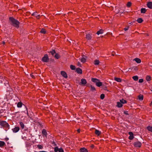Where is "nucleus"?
I'll return each mask as SVG.
<instances>
[{
  "mask_svg": "<svg viewBox=\"0 0 152 152\" xmlns=\"http://www.w3.org/2000/svg\"><path fill=\"white\" fill-rule=\"evenodd\" d=\"M9 20L11 22V24L13 26L16 28L19 27L20 22L18 20L12 17L9 18Z\"/></svg>",
  "mask_w": 152,
  "mask_h": 152,
  "instance_id": "nucleus-1",
  "label": "nucleus"
},
{
  "mask_svg": "<svg viewBox=\"0 0 152 152\" xmlns=\"http://www.w3.org/2000/svg\"><path fill=\"white\" fill-rule=\"evenodd\" d=\"M0 125L2 127L4 128L6 131L10 129L9 125L5 121H0Z\"/></svg>",
  "mask_w": 152,
  "mask_h": 152,
  "instance_id": "nucleus-2",
  "label": "nucleus"
},
{
  "mask_svg": "<svg viewBox=\"0 0 152 152\" xmlns=\"http://www.w3.org/2000/svg\"><path fill=\"white\" fill-rule=\"evenodd\" d=\"M49 58L48 55L47 54L45 55L44 57H42V61L44 62H47L48 61Z\"/></svg>",
  "mask_w": 152,
  "mask_h": 152,
  "instance_id": "nucleus-3",
  "label": "nucleus"
},
{
  "mask_svg": "<svg viewBox=\"0 0 152 152\" xmlns=\"http://www.w3.org/2000/svg\"><path fill=\"white\" fill-rule=\"evenodd\" d=\"M141 143L139 141L135 142L134 143V145L136 147L140 148L141 147Z\"/></svg>",
  "mask_w": 152,
  "mask_h": 152,
  "instance_id": "nucleus-4",
  "label": "nucleus"
},
{
  "mask_svg": "<svg viewBox=\"0 0 152 152\" xmlns=\"http://www.w3.org/2000/svg\"><path fill=\"white\" fill-rule=\"evenodd\" d=\"M87 81L86 79L82 78L81 80L80 84L83 86H84L87 83Z\"/></svg>",
  "mask_w": 152,
  "mask_h": 152,
  "instance_id": "nucleus-5",
  "label": "nucleus"
},
{
  "mask_svg": "<svg viewBox=\"0 0 152 152\" xmlns=\"http://www.w3.org/2000/svg\"><path fill=\"white\" fill-rule=\"evenodd\" d=\"M31 15L33 16H35L36 17V18H37V19H39L40 18V15H38L37 14V12H33Z\"/></svg>",
  "mask_w": 152,
  "mask_h": 152,
  "instance_id": "nucleus-6",
  "label": "nucleus"
},
{
  "mask_svg": "<svg viewBox=\"0 0 152 152\" xmlns=\"http://www.w3.org/2000/svg\"><path fill=\"white\" fill-rule=\"evenodd\" d=\"M129 134L130 135L129 137V139L130 140H132L134 138V134L132 132H129Z\"/></svg>",
  "mask_w": 152,
  "mask_h": 152,
  "instance_id": "nucleus-7",
  "label": "nucleus"
},
{
  "mask_svg": "<svg viewBox=\"0 0 152 152\" xmlns=\"http://www.w3.org/2000/svg\"><path fill=\"white\" fill-rule=\"evenodd\" d=\"M42 134L44 137H47V133L45 129H43L42 130Z\"/></svg>",
  "mask_w": 152,
  "mask_h": 152,
  "instance_id": "nucleus-8",
  "label": "nucleus"
},
{
  "mask_svg": "<svg viewBox=\"0 0 152 152\" xmlns=\"http://www.w3.org/2000/svg\"><path fill=\"white\" fill-rule=\"evenodd\" d=\"M20 129V128L18 127H15L13 129H12L13 132L14 133H16L18 132Z\"/></svg>",
  "mask_w": 152,
  "mask_h": 152,
  "instance_id": "nucleus-9",
  "label": "nucleus"
},
{
  "mask_svg": "<svg viewBox=\"0 0 152 152\" xmlns=\"http://www.w3.org/2000/svg\"><path fill=\"white\" fill-rule=\"evenodd\" d=\"M147 6L149 8L152 9V2L151 1L148 2L147 4Z\"/></svg>",
  "mask_w": 152,
  "mask_h": 152,
  "instance_id": "nucleus-10",
  "label": "nucleus"
},
{
  "mask_svg": "<svg viewBox=\"0 0 152 152\" xmlns=\"http://www.w3.org/2000/svg\"><path fill=\"white\" fill-rule=\"evenodd\" d=\"M61 75L65 78H67V76L66 73L64 71H62L61 72Z\"/></svg>",
  "mask_w": 152,
  "mask_h": 152,
  "instance_id": "nucleus-11",
  "label": "nucleus"
},
{
  "mask_svg": "<svg viewBox=\"0 0 152 152\" xmlns=\"http://www.w3.org/2000/svg\"><path fill=\"white\" fill-rule=\"evenodd\" d=\"M76 72L79 74H81L82 73V70L80 68H77L76 69Z\"/></svg>",
  "mask_w": 152,
  "mask_h": 152,
  "instance_id": "nucleus-12",
  "label": "nucleus"
},
{
  "mask_svg": "<svg viewBox=\"0 0 152 152\" xmlns=\"http://www.w3.org/2000/svg\"><path fill=\"white\" fill-rule=\"evenodd\" d=\"M80 152H88V150L85 148H82L80 149Z\"/></svg>",
  "mask_w": 152,
  "mask_h": 152,
  "instance_id": "nucleus-13",
  "label": "nucleus"
},
{
  "mask_svg": "<svg viewBox=\"0 0 152 152\" xmlns=\"http://www.w3.org/2000/svg\"><path fill=\"white\" fill-rule=\"evenodd\" d=\"M79 59L81 61V62L83 63H84L86 61V58L84 57H83L81 58H79Z\"/></svg>",
  "mask_w": 152,
  "mask_h": 152,
  "instance_id": "nucleus-14",
  "label": "nucleus"
},
{
  "mask_svg": "<svg viewBox=\"0 0 152 152\" xmlns=\"http://www.w3.org/2000/svg\"><path fill=\"white\" fill-rule=\"evenodd\" d=\"M23 105H24L22 103V102H20L17 103V107H18L20 108L22 107Z\"/></svg>",
  "mask_w": 152,
  "mask_h": 152,
  "instance_id": "nucleus-15",
  "label": "nucleus"
},
{
  "mask_svg": "<svg viewBox=\"0 0 152 152\" xmlns=\"http://www.w3.org/2000/svg\"><path fill=\"white\" fill-rule=\"evenodd\" d=\"M100 62L98 60H95L94 61V64L95 65H98L99 64Z\"/></svg>",
  "mask_w": 152,
  "mask_h": 152,
  "instance_id": "nucleus-16",
  "label": "nucleus"
},
{
  "mask_svg": "<svg viewBox=\"0 0 152 152\" xmlns=\"http://www.w3.org/2000/svg\"><path fill=\"white\" fill-rule=\"evenodd\" d=\"M114 80L118 82H121L122 81V80L120 78L116 77L114 78Z\"/></svg>",
  "mask_w": 152,
  "mask_h": 152,
  "instance_id": "nucleus-17",
  "label": "nucleus"
},
{
  "mask_svg": "<svg viewBox=\"0 0 152 152\" xmlns=\"http://www.w3.org/2000/svg\"><path fill=\"white\" fill-rule=\"evenodd\" d=\"M92 81L94 82L95 83H96L98 82V81H99V80L95 78H92L91 79Z\"/></svg>",
  "mask_w": 152,
  "mask_h": 152,
  "instance_id": "nucleus-18",
  "label": "nucleus"
},
{
  "mask_svg": "<svg viewBox=\"0 0 152 152\" xmlns=\"http://www.w3.org/2000/svg\"><path fill=\"white\" fill-rule=\"evenodd\" d=\"M95 134L98 136L99 135L101 134V132L97 129H96L95 131Z\"/></svg>",
  "mask_w": 152,
  "mask_h": 152,
  "instance_id": "nucleus-19",
  "label": "nucleus"
},
{
  "mask_svg": "<svg viewBox=\"0 0 152 152\" xmlns=\"http://www.w3.org/2000/svg\"><path fill=\"white\" fill-rule=\"evenodd\" d=\"M117 106L118 107H121L123 106V104L120 102H117Z\"/></svg>",
  "mask_w": 152,
  "mask_h": 152,
  "instance_id": "nucleus-20",
  "label": "nucleus"
},
{
  "mask_svg": "<svg viewBox=\"0 0 152 152\" xmlns=\"http://www.w3.org/2000/svg\"><path fill=\"white\" fill-rule=\"evenodd\" d=\"M5 145V143L2 141H0V147H2Z\"/></svg>",
  "mask_w": 152,
  "mask_h": 152,
  "instance_id": "nucleus-21",
  "label": "nucleus"
},
{
  "mask_svg": "<svg viewBox=\"0 0 152 152\" xmlns=\"http://www.w3.org/2000/svg\"><path fill=\"white\" fill-rule=\"evenodd\" d=\"M134 60L137 63H140L141 62V60L138 58H135L134 59Z\"/></svg>",
  "mask_w": 152,
  "mask_h": 152,
  "instance_id": "nucleus-22",
  "label": "nucleus"
},
{
  "mask_svg": "<svg viewBox=\"0 0 152 152\" xmlns=\"http://www.w3.org/2000/svg\"><path fill=\"white\" fill-rule=\"evenodd\" d=\"M19 124L21 129H23L24 128L25 126V125L22 122H20Z\"/></svg>",
  "mask_w": 152,
  "mask_h": 152,
  "instance_id": "nucleus-23",
  "label": "nucleus"
},
{
  "mask_svg": "<svg viewBox=\"0 0 152 152\" xmlns=\"http://www.w3.org/2000/svg\"><path fill=\"white\" fill-rule=\"evenodd\" d=\"M120 102L122 104L126 103L127 102V101L126 100L124 99H123L120 100Z\"/></svg>",
  "mask_w": 152,
  "mask_h": 152,
  "instance_id": "nucleus-24",
  "label": "nucleus"
},
{
  "mask_svg": "<svg viewBox=\"0 0 152 152\" xmlns=\"http://www.w3.org/2000/svg\"><path fill=\"white\" fill-rule=\"evenodd\" d=\"M104 31L102 29H100L99 31H97L96 34L99 35V34H102L103 33Z\"/></svg>",
  "mask_w": 152,
  "mask_h": 152,
  "instance_id": "nucleus-25",
  "label": "nucleus"
},
{
  "mask_svg": "<svg viewBox=\"0 0 152 152\" xmlns=\"http://www.w3.org/2000/svg\"><path fill=\"white\" fill-rule=\"evenodd\" d=\"M96 85L98 87H100L102 86V83L101 82H99V81H98L96 83Z\"/></svg>",
  "mask_w": 152,
  "mask_h": 152,
  "instance_id": "nucleus-26",
  "label": "nucleus"
},
{
  "mask_svg": "<svg viewBox=\"0 0 152 152\" xmlns=\"http://www.w3.org/2000/svg\"><path fill=\"white\" fill-rule=\"evenodd\" d=\"M86 38L88 40H90L91 39V37L90 34H87L86 35Z\"/></svg>",
  "mask_w": 152,
  "mask_h": 152,
  "instance_id": "nucleus-27",
  "label": "nucleus"
},
{
  "mask_svg": "<svg viewBox=\"0 0 152 152\" xmlns=\"http://www.w3.org/2000/svg\"><path fill=\"white\" fill-rule=\"evenodd\" d=\"M146 80L147 81H149L151 80V77L149 75H148L146 77Z\"/></svg>",
  "mask_w": 152,
  "mask_h": 152,
  "instance_id": "nucleus-28",
  "label": "nucleus"
},
{
  "mask_svg": "<svg viewBox=\"0 0 152 152\" xmlns=\"http://www.w3.org/2000/svg\"><path fill=\"white\" fill-rule=\"evenodd\" d=\"M146 11V9L145 8H142L141 9V13H145Z\"/></svg>",
  "mask_w": 152,
  "mask_h": 152,
  "instance_id": "nucleus-29",
  "label": "nucleus"
},
{
  "mask_svg": "<svg viewBox=\"0 0 152 152\" xmlns=\"http://www.w3.org/2000/svg\"><path fill=\"white\" fill-rule=\"evenodd\" d=\"M138 98L140 100H142L143 99V96L142 95L140 94L138 96Z\"/></svg>",
  "mask_w": 152,
  "mask_h": 152,
  "instance_id": "nucleus-30",
  "label": "nucleus"
},
{
  "mask_svg": "<svg viewBox=\"0 0 152 152\" xmlns=\"http://www.w3.org/2000/svg\"><path fill=\"white\" fill-rule=\"evenodd\" d=\"M137 21L139 23H141L142 22L143 20L141 18H139L137 20Z\"/></svg>",
  "mask_w": 152,
  "mask_h": 152,
  "instance_id": "nucleus-31",
  "label": "nucleus"
},
{
  "mask_svg": "<svg viewBox=\"0 0 152 152\" xmlns=\"http://www.w3.org/2000/svg\"><path fill=\"white\" fill-rule=\"evenodd\" d=\"M90 86L91 87V90L93 91H96V89L95 88L92 86L91 85Z\"/></svg>",
  "mask_w": 152,
  "mask_h": 152,
  "instance_id": "nucleus-32",
  "label": "nucleus"
},
{
  "mask_svg": "<svg viewBox=\"0 0 152 152\" xmlns=\"http://www.w3.org/2000/svg\"><path fill=\"white\" fill-rule=\"evenodd\" d=\"M147 128L149 131L152 132V126H149L147 127Z\"/></svg>",
  "mask_w": 152,
  "mask_h": 152,
  "instance_id": "nucleus-33",
  "label": "nucleus"
},
{
  "mask_svg": "<svg viewBox=\"0 0 152 152\" xmlns=\"http://www.w3.org/2000/svg\"><path fill=\"white\" fill-rule=\"evenodd\" d=\"M132 78L135 81H137L138 79V77L137 75L133 76Z\"/></svg>",
  "mask_w": 152,
  "mask_h": 152,
  "instance_id": "nucleus-34",
  "label": "nucleus"
},
{
  "mask_svg": "<svg viewBox=\"0 0 152 152\" xmlns=\"http://www.w3.org/2000/svg\"><path fill=\"white\" fill-rule=\"evenodd\" d=\"M60 57V55L58 53H56L54 56L55 58L57 59H59Z\"/></svg>",
  "mask_w": 152,
  "mask_h": 152,
  "instance_id": "nucleus-35",
  "label": "nucleus"
},
{
  "mask_svg": "<svg viewBox=\"0 0 152 152\" xmlns=\"http://www.w3.org/2000/svg\"><path fill=\"white\" fill-rule=\"evenodd\" d=\"M37 148L40 149H42L43 148V146L41 145H38L37 146Z\"/></svg>",
  "mask_w": 152,
  "mask_h": 152,
  "instance_id": "nucleus-36",
  "label": "nucleus"
},
{
  "mask_svg": "<svg viewBox=\"0 0 152 152\" xmlns=\"http://www.w3.org/2000/svg\"><path fill=\"white\" fill-rule=\"evenodd\" d=\"M70 68L72 70H74L75 69L76 67L75 66L71 65L70 66Z\"/></svg>",
  "mask_w": 152,
  "mask_h": 152,
  "instance_id": "nucleus-37",
  "label": "nucleus"
},
{
  "mask_svg": "<svg viewBox=\"0 0 152 152\" xmlns=\"http://www.w3.org/2000/svg\"><path fill=\"white\" fill-rule=\"evenodd\" d=\"M40 32L43 34H45L46 33V31L45 29L42 28Z\"/></svg>",
  "mask_w": 152,
  "mask_h": 152,
  "instance_id": "nucleus-38",
  "label": "nucleus"
},
{
  "mask_svg": "<svg viewBox=\"0 0 152 152\" xmlns=\"http://www.w3.org/2000/svg\"><path fill=\"white\" fill-rule=\"evenodd\" d=\"M132 3L130 2H129L127 3L126 6L127 7H129L131 5Z\"/></svg>",
  "mask_w": 152,
  "mask_h": 152,
  "instance_id": "nucleus-39",
  "label": "nucleus"
},
{
  "mask_svg": "<svg viewBox=\"0 0 152 152\" xmlns=\"http://www.w3.org/2000/svg\"><path fill=\"white\" fill-rule=\"evenodd\" d=\"M49 53H51V54L53 56L54 54L56 53V52L55 50H53L52 51H50Z\"/></svg>",
  "mask_w": 152,
  "mask_h": 152,
  "instance_id": "nucleus-40",
  "label": "nucleus"
},
{
  "mask_svg": "<svg viewBox=\"0 0 152 152\" xmlns=\"http://www.w3.org/2000/svg\"><path fill=\"white\" fill-rule=\"evenodd\" d=\"M100 98L101 99H103L105 97L104 94H102L100 95Z\"/></svg>",
  "mask_w": 152,
  "mask_h": 152,
  "instance_id": "nucleus-41",
  "label": "nucleus"
},
{
  "mask_svg": "<svg viewBox=\"0 0 152 152\" xmlns=\"http://www.w3.org/2000/svg\"><path fill=\"white\" fill-rule=\"evenodd\" d=\"M59 149L57 147H56L55 148L54 151L55 152H57L58 151Z\"/></svg>",
  "mask_w": 152,
  "mask_h": 152,
  "instance_id": "nucleus-42",
  "label": "nucleus"
},
{
  "mask_svg": "<svg viewBox=\"0 0 152 152\" xmlns=\"http://www.w3.org/2000/svg\"><path fill=\"white\" fill-rule=\"evenodd\" d=\"M58 152H64V150L62 148H60V149H59Z\"/></svg>",
  "mask_w": 152,
  "mask_h": 152,
  "instance_id": "nucleus-43",
  "label": "nucleus"
},
{
  "mask_svg": "<svg viewBox=\"0 0 152 152\" xmlns=\"http://www.w3.org/2000/svg\"><path fill=\"white\" fill-rule=\"evenodd\" d=\"M143 82V80L142 79H141L139 80V82L140 83H142Z\"/></svg>",
  "mask_w": 152,
  "mask_h": 152,
  "instance_id": "nucleus-44",
  "label": "nucleus"
},
{
  "mask_svg": "<svg viewBox=\"0 0 152 152\" xmlns=\"http://www.w3.org/2000/svg\"><path fill=\"white\" fill-rule=\"evenodd\" d=\"M129 26H127L126 27L124 28V30L125 31H127L129 29Z\"/></svg>",
  "mask_w": 152,
  "mask_h": 152,
  "instance_id": "nucleus-45",
  "label": "nucleus"
},
{
  "mask_svg": "<svg viewBox=\"0 0 152 152\" xmlns=\"http://www.w3.org/2000/svg\"><path fill=\"white\" fill-rule=\"evenodd\" d=\"M128 112L127 111H124V114L126 115H128Z\"/></svg>",
  "mask_w": 152,
  "mask_h": 152,
  "instance_id": "nucleus-46",
  "label": "nucleus"
},
{
  "mask_svg": "<svg viewBox=\"0 0 152 152\" xmlns=\"http://www.w3.org/2000/svg\"><path fill=\"white\" fill-rule=\"evenodd\" d=\"M25 107L26 108V111H27V115L28 116L29 115H28V109L26 106Z\"/></svg>",
  "mask_w": 152,
  "mask_h": 152,
  "instance_id": "nucleus-47",
  "label": "nucleus"
},
{
  "mask_svg": "<svg viewBox=\"0 0 152 152\" xmlns=\"http://www.w3.org/2000/svg\"><path fill=\"white\" fill-rule=\"evenodd\" d=\"M115 54V53L114 52H112V55L113 56H114Z\"/></svg>",
  "mask_w": 152,
  "mask_h": 152,
  "instance_id": "nucleus-48",
  "label": "nucleus"
},
{
  "mask_svg": "<svg viewBox=\"0 0 152 152\" xmlns=\"http://www.w3.org/2000/svg\"><path fill=\"white\" fill-rule=\"evenodd\" d=\"M94 147V145H91V147L92 148H93Z\"/></svg>",
  "mask_w": 152,
  "mask_h": 152,
  "instance_id": "nucleus-49",
  "label": "nucleus"
},
{
  "mask_svg": "<svg viewBox=\"0 0 152 152\" xmlns=\"http://www.w3.org/2000/svg\"><path fill=\"white\" fill-rule=\"evenodd\" d=\"M5 140L6 141H8V140H9V138H6L5 139Z\"/></svg>",
  "mask_w": 152,
  "mask_h": 152,
  "instance_id": "nucleus-50",
  "label": "nucleus"
},
{
  "mask_svg": "<svg viewBox=\"0 0 152 152\" xmlns=\"http://www.w3.org/2000/svg\"><path fill=\"white\" fill-rule=\"evenodd\" d=\"M30 75H31V76L32 77V78H33L34 77V76L32 75V74H31Z\"/></svg>",
  "mask_w": 152,
  "mask_h": 152,
  "instance_id": "nucleus-51",
  "label": "nucleus"
},
{
  "mask_svg": "<svg viewBox=\"0 0 152 152\" xmlns=\"http://www.w3.org/2000/svg\"><path fill=\"white\" fill-rule=\"evenodd\" d=\"M39 152H47L45 151H39Z\"/></svg>",
  "mask_w": 152,
  "mask_h": 152,
  "instance_id": "nucleus-52",
  "label": "nucleus"
},
{
  "mask_svg": "<svg viewBox=\"0 0 152 152\" xmlns=\"http://www.w3.org/2000/svg\"><path fill=\"white\" fill-rule=\"evenodd\" d=\"M2 43L3 45H4L5 44V42L4 41H3Z\"/></svg>",
  "mask_w": 152,
  "mask_h": 152,
  "instance_id": "nucleus-53",
  "label": "nucleus"
},
{
  "mask_svg": "<svg viewBox=\"0 0 152 152\" xmlns=\"http://www.w3.org/2000/svg\"><path fill=\"white\" fill-rule=\"evenodd\" d=\"M77 131L78 132H79L80 131V130L79 129H78V130H77Z\"/></svg>",
  "mask_w": 152,
  "mask_h": 152,
  "instance_id": "nucleus-54",
  "label": "nucleus"
},
{
  "mask_svg": "<svg viewBox=\"0 0 152 152\" xmlns=\"http://www.w3.org/2000/svg\"><path fill=\"white\" fill-rule=\"evenodd\" d=\"M151 104H152V101H151Z\"/></svg>",
  "mask_w": 152,
  "mask_h": 152,
  "instance_id": "nucleus-55",
  "label": "nucleus"
}]
</instances>
